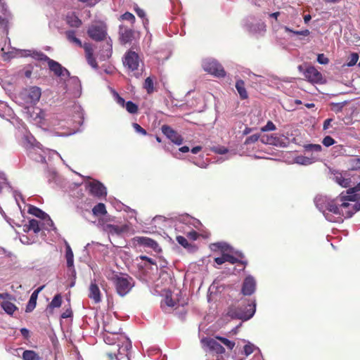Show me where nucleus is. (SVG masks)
<instances>
[{
    "mask_svg": "<svg viewBox=\"0 0 360 360\" xmlns=\"http://www.w3.org/2000/svg\"><path fill=\"white\" fill-rule=\"evenodd\" d=\"M333 180L344 188L349 187L351 183V180L346 173L343 174L338 172L333 174Z\"/></svg>",
    "mask_w": 360,
    "mask_h": 360,
    "instance_id": "c756f323",
    "label": "nucleus"
},
{
    "mask_svg": "<svg viewBox=\"0 0 360 360\" xmlns=\"http://www.w3.org/2000/svg\"><path fill=\"white\" fill-rule=\"evenodd\" d=\"M22 228V231H17L20 242L25 245L35 243L38 234L41 232V226H18Z\"/></svg>",
    "mask_w": 360,
    "mask_h": 360,
    "instance_id": "9b49d317",
    "label": "nucleus"
},
{
    "mask_svg": "<svg viewBox=\"0 0 360 360\" xmlns=\"http://www.w3.org/2000/svg\"><path fill=\"white\" fill-rule=\"evenodd\" d=\"M25 109L27 117L30 122H33L34 124L41 123L44 119V112L40 108H30L29 107H27Z\"/></svg>",
    "mask_w": 360,
    "mask_h": 360,
    "instance_id": "aec40b11",
    "label": "nucleus"
},
{
    "mask_svg": "<svg viewBox=\"0 0 360 360\" xmlns=\"http://www.w3.org/2000/svg\"><path fill=\"white\" fill-rule=\"evenodd\" d=\"M176 240L179 244L186 249L188 252H193L197 250V247L194 244L189 243L188 240L182 236H177L176 237Z\"/></svg>",
    "mask_w": 360,
    "mask_h": 360,
    "instance_id": "7c9ffc66",
    "label": "nucleus"
},
{
    "mask_svg": "<svg viewBox=\"0 0 360 360\" xmlns=\"http://www.w3.org/2000/svg\"><path fill=\"white\" fill-rule=\"evenodd\" d=\"M65 257L67 259L68 267H69V268L73 267V266H74L73 252L68 244L66 245Z\"/></svg>",
    "mask_w": 360,
    "mask_h": 360,
    "instance_id": "58836bf2",
    "label": "nucleus"
},
{
    "mask_svg": "<svg viewBox=\"0 0 360 360\" xmlns=\"http://www.w3.org/2000/svg\"><path fill=\"white\" fill-rule=\"evenodd\" d=\"M236 89L242 99L248 98V92L245 87V82L242 79H238L236 82Z\"/></svg>",
    "mask_w": 360,
    "mask_h": 360,
    "instance_id": "72a5a7b5",
    "label": "nucleus"
},
{
    "mask_svg": "<svg viewBox=\"0 0 360 360\" xmlns=\"http://www.w3.org/2000/svg\"><path fill=\"white\" fill-rule=\"evenodd\" d=\"M23 360H39V355L34 351L26 350L22 354Z\"/></svg>",
    "mask_w": 360,
    "mask_h": 360,
    "instance_id": "79ce46f5",
    "label": "nucleus"
},
{
    "mask_svg": "<svg viewBox=\"0 0 360 360\" xmlns=\"http://www.w3.org/2000/svg\"><path fill=\"white\" fill-rule=\"evenodd\" d=\"M92 212L96 216L104 215L107 212L105 205L101 202L95 205L92 210Z\"/></svg>",
    "mask_w": 360,
    "mask_h": 360,
    "instance_id": "a19ab883",
    "label": "nucleus"
},
{
    "mask_svg": "<svg viewBox=\"0 0 360 360\" xmlns=\"http://www.w3.org/2000/svg\"><path fill=\"white\" fill-rule=\"evenodd\" d=\"M103 230L110 234L112 236H118L125 231L126 226H103Z\"/></svg>",
    "mask_w": 360,
    "mask_h": 360,
    "instance_id": "c9c22d12",
    "label": "nucleus"
},
{
    "mask_svg": "<svg viewBox=\"0 0 360 360\" xmlns=\"http://www.w3.org/2000/svg\"><path fill=\"white\" fill-rule=\"evenodd\" d=\"M89 297L95 303H99L101 301V291L95 280L91 282Z\"/></svg>",
    "mask_w": 360,
    "mask_h": 360,
    "instance_id": "c85d7f7f",
    "label": "nucleus"
},
{
    "mask_svg": "<svg viewBox=\"0 0 360 360\" xmlns=\"http://www.w3.org/2000/svg\"><path fill=\"white\" fill-rule=\"evenodd\" d=\"M162 132L167 136L172 143L177 146L183 143V138L176 131L168 125L164 124L161 127Z\"/></svg>",
    "mask_w": 360,
    "mask_h": 360,
    "instance_id": "dca6fc26",
    "label": "nucleus"
},
{
    "mask_svg": "<svg viewBox=\"0 0 360 360\" xmlns=\"http://www.w3.org/2000/svg\"><path fill=\"white\" fill-rule=\"evenodd\" d=\"M62 304V297L60 294L56 295L52 301L49 304V307L51 309L58 308L61 306Z\"/></svg>",
    "mask_w": 360,
    "mask_h": 360,
    "instance_id": "37998d69",
    "label": "nucleus"
},
{
    "mask_svg": "<svg viewBox=\"0 0 360 360\" xmlns=\"http://www.w3.org/2000/svg\"><path fill=\"white\" fill-rule=\"evenodd\" d=\"M304 77L312 83H319L322 81L321 73L314 66L307 68L304 72Z\"/></svg>",
    "mask_w": 360,
    "mask_h": 360,
    "instance_id": "4be33fe9",
    "label": "nucleus"
},
{
    "mask_svg": "<svg viewBox=\"0 0 360 360\" xmlns=\"http://www.w3.org/2000/svg\"><path fill=\"white\" fill-rule=\"evenodd\" d=\"M41 95V89L37 86H30L22 89L18 96L20 103L25 105L32 106L40 99Z\"/></svg>",
    "mask_w": 360,
    "mask_h": 360,
    "instance_id": "6e6552de",
    "label": "nucleus"
},
{
    "mask_svg": "<svg viewBox=\"0 0 360 360\" xmlns=\"http://www.w3.org/2000/svg\"><path fill=\"white\" fill-rule=\"evenodd\" d=\"M24 147L30 150V154L34 160L41 163L46 162V155L53 156L54 155L58 156L61 160L64 162L60 155L56 150H50L49 148L44 149L40 143L37 142L34 137L31 134H26L23 138Z\"/></svg>",
    "mask_w": 360,
    "mask_h": 360,
    "instance_id": "20e7f679",
    "label": "nucleus"
},
{
    "mask_svg": "<svg viewBox=\"0 0 360 360\" xmlns=\"http://www.w3.org/2000/svg\"><path fill=\"white\" fill-rule=\"evenodd\" d=\"M66 91L75 97H79L82 92L81 82L77 77H70L66 84Z\"/></svg>",
    "mask_w": 360,
    "mask_h": 360,
    "instance_id": "f3484780",
    "label": "nucleus"
},
{
    "mask_svg": "<svg viewBox=\"0 0 360 360\" xmlns=\"http://www.w3.org/2000/svg\"><path fill=\"white\" fill-rule=\"evenodd\" d=\"M112 39L108 37L105 44L103 46L102 50L99 53V58L101 60H106L107 59L110 58L112 56Z\"/></svg>",
    "mask_w": 360,
    "mask_h": 360,
    "instance_id": "bb28decb",
    "label": "nucleus"
},
{
    "mask_svg": "<svg viewBox=\"0 0 360 360\" xmlns=\"http://www.w3.org/2000/svg\"><path fill=\"white\" fill-rule=\"evenodd\" d=\"M359 60V54L356 53H352L349 56V60L347 63V65L348 67H352L356 64Z\"/></svg>",
    "mask_w": 360,
    "mask_h": 360,
    "instance_id": "5fc2aeb1",
    "label": "nucleus"
},
{
    "mask_svg": "<svg viewBox=\"0 0 360 360\" xmlns=\"http://www.w3.org/2000/svg\"><path fill=\"white\" fill-rule=\"evenodd\" d=\"M115 99H116L117 103L120 105H121L122 107H124L126 103H125V101H124V99L123 98L120 96L119 94H116Z\"/></svg>",
    "mask_w": 360,
    "mask_h": 360,
    "instance_id": "69168bd1",
    "label": "nucleus"
},
{
    "mask_svg": "<svg viewBox=\"0 0 360 360\" xmlns=\"http://www.w3.org/2000/svg\"><path fill=\"white\" fill-rule=\"evenodd\" d=\"M284 29L286 32H292L293 34H295L296 35L308 36L310 34L309 30H307V29L301 30V31H294L292 29H290V27H286V26L284 27Z\"/></svg>",
    "mask_w": 360,
    "mask_h": 360,
    "instance_id": "864d4df0",
    "label": "nucleus"
},
{
    "mask_svg": "<svg viewBox=\"0 0 360 360\" xmlns=\"http://www.w3.org/2000/svg\"><path fill=\"white\" fill-rule=\"evenodd\" d=\"M276 125L271 122L268 121L266 125L261 128L262 131H274L276 130Z\"/></svg>",
    "mask_w": 360,
    "mask_h": 360,
    "instance_id": "6e6d98bb",
    "label": "nucleus"
},
{
    "mask_svg": "<svg viewBox=\"0 0 360 360\" xmlns=\"http://www.w3.org/2000/svg\"><path fill=\"white\" fill-rule=\"evenodd\" d=\"M144 88L146 89L148 94H150L153 91V81L150 77H147L144 82Z\"/></svg>",
    "mask_w": 360,
    "mask_h": 360,
    "instance_id": "603ef678",
    "label": "nucleus"
},
{
    "mask_svg": "<svg viewBox=\"0 0 360 360\" xmlns=\"http://www.w3.org/2000/svg\"><path fill=\"white\" fill-rule=\"evenodd\" d=\"M245 28L252 33H260L265 31L266 25L264 22L257 20L255 16H248L244 20Z\"/></svg>",
    "mask_w": 360,
    "mask_h": 360,
    "instance_id": "4468645a",
    "label": "nucleus"
},
{
    "mask_svg": "<svg viewBox=\"0 0 360 360\" xmlns=\"http://www.w3.org/2000/svg\"><path fill=\"white\" fill-rule=\"evenodd\" d=\"M37 296L33 294L31 295L30 300L26 306L25 311L31 312L36 307Z\"/></svg>",
    "mask_w": 360,
    "mask_h": 360,
    "instance_id": "ea45409f",
    "label": "nucleus"
},
{
    "mask_svg": "<svg viewBox=\"0 0 360 360\" xmlns=\"http://www.w3.org/2000/svg\"><path fill=\"white\" fill-rule=\"evenodd\" d=\"M127 208L128 209L127 217L130 219V221H128V225H133L134 223H138L139 221L136 217V212L134 210H131L128 207Z\"/></svg>",
    "mask_w": 360,
    "mask_h": 360,
    "instance_id": "a18cd8bd",
    "label": "nucleus"
},
{
    "mask_svg": "<svg viewBox=\"0 0 360 360\" xmlns=\"http://www.w3.org/2000/svg\"><path fill=\"white\" fill-rule=\"evenodd\" d=\"M256 281L252 276H247L243 283L242 293L244 295H251L255 291Z\"/></svg>",
    "mask_w": 360,
    "mask_h": 360,
    "instance_id": "5701e85b",
    "label": "nucleus"
},
{
    "mask_svg": "<svg viewBox=\"0 0 360 360\" xmlns=\"http://www.w3.org/2000/svg\"><path fill=\"white\" fill-rule=\"evenodd\" d=\"M0 4L1 6V12L3 13V15L5 16L6 22H8L10 19L12 18V14L4 1H2Z\"/></svg>",
    "mask_w": 360,
    "mask_h": 360,
    "instance_id": "de8ad7c7",
    "label": "nucleus"
},
{
    "mask_svg": "<svg viewBox=\"0 0 360 360\" xmlns=\"http://www.w3.org/2000/svg\"><path fill=\"white\" fill-rule=\"evenodd\" d=\"M8 54H9L11 57H31L37 60L46 61L48 63L49 69L53 71L57 76H70V72L66 68L63 67L58 62L49 58L46 55L41 51H37L36 50L13 49V51L8 52Z\"/></svg>",
    "mask_w": 360,
    "mask_h": 360,
    "instance_id": "f257e3e1",
    "label": "nucleus"
},
{
    "mask_svg": "<svg viewBox=\"0 0 360 360\" xmlns=\"http://www.w3.org/2000/svg\"><path fill=\"white\" fill-rule=\"evenodd\" d=\"M132 127L134 129L135 131L141 135L146 136L147 135V131L146 129L142 128L139 124L133 123Z\"/></svg>",
    "mask_w": 360,
    "mask_h": 360,
    "instance_id": "bf43d9fd",
    "label": "nucleus"
},
{
    "mask_svg": "<svg viewBox=\"0 0 360 360\" xmlns=\"http://www.w3.org/2000/svg\"><path fill=\"white\" fill-rule=\"evenodd\" d=\"M202 342L210 349V351L215 352L216 354H223L225 352L224 348L217 341L216 338H204L202 340Z\"/></svg>",
    "mask_w": 360,
    "mask_h": 360,
    "instance_id": "412c9836",
    "label": "nucleus"
},
{
    "mask_svg": "<svg viewBox=\"0 0 360 360\" xmlns=\"http://www.w3.org/2000/svg\"><path fill=\"white\" fill-rule=\"evenodd\" d=\"M216 339L219 340L221 343L227 347L229 349H233L235 346V342L229 340V339L223 337L217 336Z\"/></svg>",
    "mask_w": 360,
    "mask_h": 360,
    "instance_id": "09e8293b",
    "label": "nucleus"
},
{
    "mask_svg": "<svg viewBox=\"0 0 360 360\" xmlns=\"http://www.w3.org/2000/svg\"><path fill=\"white\" fill-rule=\"evenodd\" d=\"M108 278L113 281L116 292L121 297L127 295L134 285V279L128 275H113Z\"/></svg>",
    "mask_w": 360,
    "mask_h": 360,
    "instance_id": "0eeeda50",
    "label": "nucleus"
},
{
    "mask_svg": "<svg viewBox=\"0 0 360 360\" xmlns=\"http://www.w3.org/2000/svg\"><path fill=\"white\" fill-rule=\"evenodd\" d=\"M231 252H233L236 257L231 255L229 254H225L226 262H228L232 264L238 263L243 264V266L247 265L248 262L246 260H242V259L244 258V255L240 251H234L233 250V251ZM243 269L244 268H243L242 269Z\"/></svg>",
    "mask_w": 360,
    "mask_h": 360,
    "instance_id": "a878e982",
    "label": "nucleus"
},
{
    "mask_svg": "<svg viewBox=\"0 0 360 360\" xmlns=\"http://www.w3.org/2000/svg\"><path fill=\"white\" fill-rule=\"evenodd\" d=\"M317 160L315 156L307 157L304 155H298L295 158V162L302 165H309Z\"/></svg>",
    "mask_w": 360,
    "mask_h": 360,
    "instance_id": "2f4dec72",
    "label": "nucleus"
},
{
    "mask_svg": "<svg viewBox=\"0 0 360 360\" xmlns=\"http://www.w3.org/2000/svg\"><path fill=\"white\" fill-rule=\"evenodd\" d=\"M304 149L306 152L319 153L322 148L319 144H308L304 146Z\"/></svg>",
    "mask_w": 360,
    "mask_h": 360,
    "instance_id": "8fccbe9b",
    "label": "nucleus"
},
{
    "mask_svg": "<svg viewBox=\"0 0 360 360\" xmlns=\"http://www.w3.org/2000/svg\"><path fill=\"white\" fill-rule=\"evenodd\" d=\"M339 210L342 217V223L344 219L352 217L356 212L360 210V195L350 194L349 191L342 192L338 197Z\"/></svg>",
    "mask_w": 360,
    "mask_h": 360,
    "instance_id": "7ed1b4c3",
    "label": "nucleus"
},
{
    "mask_svg": "<svg viewBox=\"0 0 360 360\" xmlns=\"http://www.w3.org/2000/svg\"><path fill=\"white\" fill-rule=\"evenodd\" d=\"M347 191H349L350 194H356V192L360 191V181L354 188H349Z\"/></svg>",
    "mask_w": 360,
    "mask_h": 360,
    "instance_id": "774afa93",
    "label": "nucleus"
},
{
    "mask_svg": "<svg viewBox=\"0 0 360 360\" xmlns=\"http://www.w3.org/2000/svg\"><path fill=\"white\" fill-rule=\"evenodd\" d=\"M124 107L127 111L131 114H135L138 112V105L131 101L126 102Z\"/></svg>",
    "mask_w": 360,
    "mask_h": 360,
    "instance_id": "c03bdc74",
    "label": "nucleus"
},
{
    "mask_svg": "<svg viewBox=\"0 0 360 360\" xmlns=\"http://www.w3.org/2000/svg\"><path fill=\"white\" fill-rule=\"evenodd\" d=\"M259 139L260 140V135H259V134H253V135H252L250 136H248L246 139V140L245 141V144L248 145V144L255 143Z\"/></svg>",
    "mask_w": 360,
    "mask_h": 360,
    "instance_id": "13d9d810",
    "label": "nucleus"
},
{
    "mask_svg": "<svg viewBox=\"0 0 360 360\" xmlns=\"http://www.w3.org/2000/svg\"><path fill=\"white\" fill-rule=\"evenodd\" d=\"M65 35L70 42L75 44L79 47H82V43L79 39L76 37L75 32L74 30L66 31Z\"/></svg>",
    "mask_w": 360,
    "mask_h": 360,
    "instance_id": "4c0bfd02",
    "label": "nucleus"
},
{
    "mask_svg": "<svg viewBox=\"0 0 360 360\" xmlns=\"http://www.w3.org/2000/svg\"><path fill=\"white\" fill-rule=\"evenodd\" d=\"M317 62L321 65H326L329 63V60L323 53H319L317 56Z\"/></svg>",
    "mask_w": 360,
    "mask_h": 360,
    "instance_id": "052dcab7",
    "label": "nucleus"
},
{
    "mask_svg": "<svg viewBox=\"0 0 360 360\" xmlns=\"http://www.w3.org/2000/svg\"><path fill=\"white\" fill-rule=\"evenodd\" d=\"M135 38V32L124 25L119 27V39L122 44L131 43Z\"/></svg>",
    "mask_w": 360,
    "mask_h": 360,
    "instance_id": "a211bd4d",
    "label": "nucleus"
},
{
    "mask_svg": "<svg viewBox=\"0 0 360 360\" xmlns=\"http://www.w3.org/2000/svg\"><path fill=\"white\" fill-rule=\"evenodd\" d=\"M27 212L41 220V221H38L32 219L30 221L29 225H54L50 216L37 207L29 205Z\"/></svg>",
    "mask_w": 360,
    "mask_h": 360,
    "instance_id": "f8f14e48",
    "label": "nucleus"
},
{
    "mask_svg": "<svg viewBox=\"0 0 360 360\" xmlns=\"http://www.w3.org/2000/svg\"><path fill=\"white\" fill-rule=\"evenodd\" d=\"M165 304L169 307L175 306L176 302L172 300V297L167 296L165 300Z\"/></svg>",
    "mask_w": 360,
    "mask_h": 360,
    "instance_id": "0e129e2a",
    "label": "nucleus"
},
{
    "mask_svg": "<svg viewBox=\"0 0 360 360\" xmlns=\"http://www.w3.org/2000/svg\"><path fill=\"white\" fill-rule=\"evenodd\" d=\"M85 51V55L88 64L93 68L96 69L98 68L97 63L95 58L94 57V47L90 43H84L82 45Z\"/></svg>",
    "mask_w": 360,
    "mask_h": 360,
    "instance_id": "393cba45",
    "label": "nucleus"
},
{
    "mask_svg": "<svg viewBox=\"0 0 360 360\" xmlns=\"http://www.w3.org/2000/svg\"><path fill=\"white\" fill-rule=\"evenodd\" d=\"M86 188L92 195L98 198H102L107 195L106 187L98 181L93 180L88 182Z\"/></svg>",
    "mask_w": 360,
    "mask_h": 360,
    "instance_id": "2eb2a0df",
    "label": "nucleus"
},
{
    "mask_svg": "<svg viewBox=\"0 0 360 360\" xmlns=\"http://www.w3.org/2000/svg\"><path fill=\"white\" fill-rule=\"evenodd\" d=\"M89 37L96 41L106 40L107 37V27L105 24L98 22L90 25L87 30Z\"/></svg>",
    "mask_w": 360,
    "mask_h": 360,
    "instance_id": "ddd939ff",
    "label": "nucleus"
},
{
    "mask_svg": "<svg viewBox=\"0 0 360 360\" xmlns=\"http://www.w3.org/2000/svg\"><path fill=\"white\" fill-rule=\"evenodd\" d=\"M141 60L139 55L133 51L127 52L123 58V65L127 69L129 74L139 78L142 74Z\"/></svg>",
    "mask_w": 360,
    "mask_h": 360,
    "instance_id": "423d86ee",
    "label": "nucleus"
},
{
    "mask_svg": "<svg viewBox=\"0 0 360 360\" xmlns=\"http://www.w3.org/2000/svg\"><path fill=\"white\" fill-rule=\"evenodd\" d=\"M8 187V188H12L11 185L9 184L7 178L4 172H0V193H1L2 190ZM0 214L1 216L5 219L6 221L11 224V219L8 218L4 211L3 210L2 207L0 206Z\"/></svg>",
    "mask_w": 360,
    "mask_h": 360,
    "instance_id": "cd10ccee",
    "label": "nucleus"
},
{
    "mask_svg": "<svg viewBox=\"0 0 360 360\" xmlns=\"http://www.w3.org/2000/svg\"><path fill=\"white\" fill-rule=\"evenodd\" d=\"M2 309L10 315H12L17 309V307L9 301H3L1 302Z\"/></svg>",
    "mask_w": 360,
    "mask_h": 360,
    "instance_id": "e433bc0d",
    "label": "nucleus"
},
{
    "mask_svg": "<svg viewBox=\"0 0 360 360\" xmlns=\"http://www.w3.org/2000/svg\"><path fill=\"white\" fill-rule=\"evenodd\" d=\"M201 65L204 71L216 77L223 78L226 75L223 66L214 58L203 59Z\"/></svg>",
    "mask_w": 360,
    "mask_h": 360,
    "instance_id": "9d476101",
    "label": "nucleus"
},
{
    "mask_svg": "<svg viewBox=\"0 0 360 360\" xmlns=\"http://www.w3.org/2000/svg\"><path fill=\"white\" fill-rule=\"evenodd\" d=\"M322 143L326 146L329 147L335 143V140L330 136H326L323 138L322 141Z\"/></svg>",
    "mask_w": 360,
    "mask_h": 360,
    "instance_id": "680f3d73",
    "label": "nucleus"
},
{
    "mask_svg": "<svg viewBox=\"0 0 360 360\" xmlns=\"http://www.w3.org/2000/svg\"><path fill=\"white\" fill-rule=\"evenodd\" d=\"M131 348V342L127 339L125 342L123 344L122 347H120L118 349L117 354H109V357L112 359L114 357L117 359V360H129L128 356V352Z\"/></svg>",
    "mask_w": 360,
    "mask_h": 360,
    "instance_id": "6ab92c4d",
    "label": "nucleus"
},
{
    "mask_svg": "<svg viewBox=\"0 0 360 360\" xmlns=\"http://www.w3.org/2000/svg\"><path fill=\"white\" fill-rule=\"evenodd\" d=\"M256 349H257V347L255 345H254L253 344L248 342V344H246L244 346V348H243L244 354H245L246 356H248L250 355L252 353H253V352ZM257 349H259L257 348Z\"/></svg>",
    "mask_w": 360,
    "mask_h": 360,
    "instance_id": "3c124183",
    "label": "nucleus"
},
{
    "mask_svg": "<svg viewBox=\"0 0 360 360\" xmlns=\"http://www.w3.org/2000/svg\"><path fill=\"white\" fill-rule=\"evenodd\" d=\"M249 309L245 310L242 308L231 307L227 311V316L232 319H238L243 321H247L251 319L256 311V302L253 300L248 305Z\"/></svg>",
    "mask_w": 360,
    "mask_h": 360,
    "instance_id": "1a4fd4ad",
    "label": "nucleus"
},
{
    "mask_svg": "<svg viewBox=\"0 0 360 360\" xmlns=\"http://www.w3.org/2000/svg\"><path fill=\"white\" fill-rule=\"evenodd\" d=\"M214 262L219 265H221L226 262L225 254H223L221 257H216L214 259Z\"/></svg>",
    "mask_w": 360,
    "mask_h": 360,
    "instance_id": "338daca9",
    "label": "nucleus"
},
{
    "mask_svg": "<svg viewBox=\"0 0 360 360\" xmlns=\"http://www.w3.org/2000/svg\"><path fill=\"white\" fill-rule=\"evenodd\" d=\"M260 141L264 144H269L274 146L279 145V139L274 136L273 135H263L260 136Z\"/></svg>",
    "mask_w": 360,
    "mask_h": 360,
    "instance_id": "f704fd0d",
    "label": "nucleus"
},
{
    "mask_svg": "<svg viewBox=\"0 0 360 360\" xmlns=\"http://www.w3.org/2000/svg\"><path fill=\"white\" fill-rule=\"evenodd\" d=\"M121 19L123 20L129 21L131 23H134L135 21L134 15L129 12H126L124 14H122L121 15Z\"/></svg>",
    "mask_w": 360,
    "mask_h": 360,
    "instance_id": "4d7b16f0",
    "label": "nucleus"
},
{
    "mask_svg": "<svg viewBox=\"0 0 360 360\" xmlns=\"http://www.w3.org/2000/svg\"><path fill=\"white\" fill-rule=\"evenodd\" d=\"M186 236L190 240H191L192 241H194V240H196L199 238L200 234H199L198 232H196L195 231H192L188 232Z\"/></svg>",
    "mask_w": 360,
    "mask_h": 360,
    "instance_id": "e2e57ef3",
    "label": "nucleus"
},
{
    "mask_svg": "<svg viewBox=\"0 0 360 360\" xmlns=\"http://www.w3.org/2000/svg\"><path fill=\"white\" fill-rule=\"evenodd\" d=\"M66 22L72 27H79L82 25L81 20L72 12L67 14Z\"/></svg>",
    "mask_w": 360,
    "mask_h": 360,
    "instance_id": "473e14b6",
    "label": "nucleus"
},
{
    "mask_svg": "<svg viewBox=\"0 0 360 360\" xmlns=\"http://www.w3.org/2000/svg\"><path fill=\"white\" fill-rule=\"evenodd\" d=\"M152 222L155 224L180 223L183 225H202L200 221L191 217L188 214H182L179 216L165 217L162 215H157L153 218Z\"/></svg>",
    "mask_w": 360,
    "mask_h": 360,
    "instance_id": "39448f33",
    "label": "nucleus"
},
{
    "mask_svg": "<svg viewBox=\"0 0 360 360\" xmlns=\"http://www.w3.org/2000/svg\"><path fill=\"white\" fill-rule=\"evenodd\" d=\"M212 245L222 251L229 250L231 252V251H233V250L228 243H224V242L215 243L212 244Z\"/></svg>",
    "mask_w": 360,
    "mask_h": 360,
    "instance_id": "49530a36",
    "label": "nucleus"
},
{
    "mask_svg": "<svg viewBox=\"0 0 360 360\" xmlns=\"http://www.w3.org/2000/svg\"><path fill=\"white\" fill-rule=\"evenodd\" d=\"M314 202L316 208L323 213L327 221L331 223H342L337 198L330 199L326 195L319 194L316 195Z\"/></svg>",
    "mask_w": 360,
    "mask_h": 360,
    "instance_id": "f03ea898",
    "label": "nucleus"
},
{
    "mask_svg": "<svg viewBox=\"0 0 360 360\" xmlns=\"http://www.w3.org/2000/svg\"><path fill=\"white\" fill-rule=\"evenodd\" d=\"M134 240L139 245L152 248L155 251L159 249V245L157 242L150 238L144 236H136L134 238Z\"/></svg>",
    "mask_w": 360,
    "mask_h": 360,
    "instance_id": "b1692460",
    "label": "nucleus"
}]
</instances>
